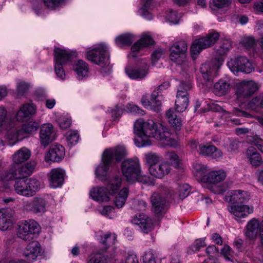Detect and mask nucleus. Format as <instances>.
I'll use <instances>...</instances> for the list:
<instances>
[{
	"instance_id": "41",
	"label": "nucleus",
	"mask_w": 263,
	"mask_h": 263,
	"mask_svg": "<svg viewBox=\"0 0 263 263\" xmlns=\"http://www.w3.org/2000/svg\"><path fill=\"white\" fill-rule=\"evenodd\" d=\"M105 151H108L111 153L110 160L111 161L113 158H115L117 161H119L126 155L125 148L122 146H117L112 149H106Z\"/></svg>"
},
{
	"instance_id": "45",
	"label": "nucleus",
	"mask_w": 263,
	"mask_h": 263,
	"mask_svg": "<svg viewBox=\"0 0 263 263\" xmlns=\"http://www.w3.org/2000/svg\"><path fill=\"white\" fill-rule=\"evenodd\" d=\"M26 181L31 197L33 196L41 187V183L38 180L34 178H26Z\"/></svg>"
},
{
	"instance_id": "7",
	"label": "nucleus",
	"mask_w": 263,
	"mask_h": 263,
	"mask_svg": "<svg viewBox=\"0 0 263 263\" xmlns=\"http://www.w3.org/2000/svg\"><path fill=\"white\" fill-rule=\"evenodd\" d=\"M54 70L57 76L61 80H64L65 73L63 66L71 60L75 53H72L60 48L54 49Z\"/></svg>"
},
{
	"instance_id": "15",
	"label": "nucleus",
	"mask_w": 263,
	"mask_h": 263,
	"mask_svg": "<svg viewBox=\"0 0 263 263\" xmlns=\"http://www.w3.org/2000/svg\"><path fill=\"white\" fill-rule=\"evenodd\" d=\"M223 60L222 58L217 59L218 64L214 66L215 62L212 63H206L202 64L200 67V70L202 76L206 82H212L216 74V70L222 64Z\"/></svg>"
},
{
	"instance_id": "37",
	"label": "nucleus",
	"mask_w": 263,
	"mask_h": 263,
	"mask_svg": "<svg viewBox=\"0 0 263 263\" xmlns=\"http://www.w3.org/2000/svg\"><path fill=\"white\" fill-rule=\"evenodd\" d=\"M250 199V195L247 192L241 190L233 191L231 195V201L232 204L242 203L247 202Z\"/></svg>"
},
{
	"instance_id": "60",
	"label": "nucleus",
	"mask_w": 263,
	"mask_h": 263,
	"mask_svg": "<svg viewBox=\"0 0 263 263\" xmlns=\"http://www.w3.org/2000/svg\"><path fill=\"white\" fill-rule=\"evenodd\" d=\"M132 207L136 210H144L147 207V203L143 200L134 199L132 201Z\"/></svg>"
},
{
	"instance_id": "50",
	"label": "nucleus",
	"mask_w": 263,
	"mask_h": 263,
	"mask_svg": "<svg viewBox=\"0 0 263 263\" xmlns=\"http://www.w3.org/2000/svg\"><path fill=\"white\" fill-rule=\"evenodd\" d=\"M121 184V179L118 177L110 179L107 185L108 189L110 190L109 194H114L116 191L118 190Z\"/></svg>"
},
{
	"instance_id": "18",
	"label": "nucleus",
	"mask_w": 263,
	"mask_h": 263,
	"mask_svg": "<svg viewBox=\"0 0 263 263\" xmlns=\"http://www.w3.org/2000/svg\"><path fill=\"white\" fill-rule=\"evenodd\" d=\"M133 223L138 226L142 232L148 233L153 228L152 219L144 214L136 215L132 219Z\"/></svg>"
},
{
	"instance_id": "46",
	"label": "nucleus",
	"mask_w": 263,
	"mask_h": 263,
	"mask_svg": "<svg viewBox=\"0 0 263 263\" xmlns=\"http://www.w3.org/2000/svg\"><path fill=\"white\" fill-rule=\"evenodd\" d=\"M159 160L160 157L156 153L149 152L144 155V160L148 165V168L154 165H156Z\"/></svg>"
},
{
	"instance_id": "54",
	"label": "nucleus",
	"mask_w": 263,
	"mask_h": 263,
	"mask_svg": "<svg viewBox=\"0 0 263 263\" xmlns=\"http://www.w3.org/2000/svg\"><path fill=\"white\" fill-rule=\"evenodd\" d=\"M193 167V172L196 176H201L209 170L206 165L199 163H194Z\"/></svg>"
},
{
	"instance_id": "42",
	"label": "nucleus",
	"mask_w": 263,
	"mask_h": 263,
	"mask_svg": "<svg viewBox=\"0 0 263 263\" xmlns=\"http://www.w3.org/2000/svg\"><path fill=\"white\" fill-rule=\"evenodd\" d=\"M135 40L134 35L130 33L121 34L116 39V43L120 47L130 45Z\"/></svg>"
},
{
	"instance_id": "44",
	"label": "nucleus",
	"mask_w": 263,
	"mask_h": 263,
	"mask_svg": "<svg viewBox=\"0 0 263 263\" xmlns=\"http://www.w3.org/2000/svg\"><path fill=\"white\" fill-rule=\"evenodd\" d=\"M231 3L230 0H211L210 2V7L212 10L216 11L228 7Z\"/></svg>"
},
{
	"instance_id": "61",
	"label": "nucleus",
	"mask_w": 263,
	"mask_h": 263,
	"mask_svg": "<svg viewBox=\"0 0 263 263\" xmlns=\"http://www.w3.org/2000/svg\"><path fill=\"white\" fill-rule=\"evenodd\" d=\"M143 263H156L153 252L151 251H147L143 256Z\"/></svg>"
},
{
	"instance_id": "14",
	"label": "nucleus",
	"mask_w": 263,
	"mask_h": 263,
	"mask_svg": "<svg viewBox=\"0 0 263 263\" xmlns=\"http://www.w3.org/2000/svg\"><path fill=\"white\" fill-rule=\"evenodd\" d=\"M187 46L185 41L175 43L170 48V59L174 62L180 64L184 59V54L187 50Z\"/></svg>"
},
{
	"instance_id": "12",
	"label": "nucleus",
	"mask_w": 263,
	"mask_h": 263,
	"mask_svg": "<svg viewBox=\"0 0 263 263\" xmlns=\"http://www.w3.org/2000/svg\"><path fill=\"white\" fill-rule=\"evenodd\" d=\"M48 204V202L45 198L35 197L31 200L24 202L23 208L25 210L35 214H43L46 211Z\"/></svg>"
},
{
	"instance_id": "27",
	"label": "nucleus",
	"mask_w": 263,
	"mask_h": 263,
	"mask_svg": "<svg viewBox=\"0 0 263 263\" xmlns=\"http://www.w3.org/2000/svg\"><path fill=\"white\" fill-rule=\"evenodd\" d=\"M260 223L255 218H252L249 221L246 228L245 235L246 237L250 239H255L258 235V231H260Z\"/></svg>"
},
{
	"instance_id": "16",
	"label": "nucleus",
	"mask_w": 263,
	"mask_h": 263,
	"mask_svg": "<svg viewBox=\"0 0 263 263\" xmlns=\"http://www.w3.org/2000/svg\"><path fill=\"white\" fill-rule=\"evenodd\" d=\"M229 211L232 214L236 219L245 218L254 211L253 206L246 204H232L228 206Z\"/></svg>"
},
{
	"instance_id": "13",
	"label": "nucleus",
	"mask_w": 263,
	"mask_h": 263,
	"mask_svg": "<svg viewBox=\"0 0 263 263\" xmlns=\"http://www.w3.org/2000/svg\"><path fill=\"white\" fill-rule=\"evenodd\" d=\"M111 153L108 151H104L102 158L101 163L97 167L95 173L99 179L105 181L108 178V170L109 165L111 162L110 160Z\"/></svg>"
},
{
	"instance_id": "20",
	"label": "nucleus",
	"mask_w": 263,
	"mask_h": 263,
	"mask_svg": "<svg viewBox=\"0 0 263 263\" xmlns=\"http://www.w3.org/2000/svg\"><path fill=\"white\" fill-rule=\"evenodd\" d=\"M36 107L32 103H26L22 105L16 115L18 121H25L36 113Z\"/></svg>"
},
{
	"instance_id": "39",
	"label": "nucleus",
	"mask_w": 263,
	"mask_h": 263,
	"mask_svg": "<svg viewBox=\"0 0 263 263\" xmlns=\"http://www.w3.org/2000/svg\"><path fill=\"white\" fill-rule=\"evenodd\" d=\"M163 97L158 95V92L154 90L151 96L150 110L159 112L161 110Z\"/></svg>"
},
{
	"instance_id": "25",
	"label": "nucleus",
	"mask_w": 263,
	"mask_h": 263,
	"mask_svg": "<svg viewBox=\"0 0 263 263\" xmlns=\"http://www.w3.org/2000/svg\"><path fill=\"white\" fill-rule=\"evenodd\" d=\"M148 170L149 173L154 177L162 178L170 172L171 167L168 163L163 162L151 166Z\"/></svg>"
},
{
	"instance_id": "8",
	"label": "nucleus",
	"mask_w": 263,
	"mask_h": 263,
	"mask_svg": "<svg viewBox=\"0 0 263 263\" xmlns=\"http://www.w3.org/2000/svg\"><path fill=\"white\" fill-rule=\"evenodd\" d=\"M39 232V225L33 220H25L18 224L17 236L25 240H31Z\"/></svg>"
},
{
	"instance_id": "2",
	"label": "nucleus",
	"mask_w": 263,
	"mask_h": 263,
	"mask_svg": "<svg viewBox=\"0 0 263 263\" xmlns=\"http://www.w3.org/2000/svg\"><path fill=\"white\" fill-rule=\"evenodd\" d=\"M121 169L123 176L129 182L137 181L143 184L154 185V179L142 174L140 163L137 159L124 160L122 163Z\"/></svg>"
},
{
	"instance_id": "23",
	"label": "nucleus",
	"mask_w": 263,
	"mask_h": 263,
	"mask_svg": "<svg viewBox=\"0 0 263 263\" xmlns=\"http://www.w3.org/2000/svg\"><path fill=\"white\" fill-rule=\"evenodd\" d=\"M151 202L153 211L157 214L162 213L166 205L165 197L158 193H154L151 197Z\"/></svg>"
},
{
	"instance_id": "48",
	"label": "nucleus",
	"mask_w": 263,
	"mask_h": 263,
	"mask_svg": "<svg viewBox=\"0 0 263 263\" xmlns=\"http://www.w3.org/2000/svg\"><path fill=\"white\" fill-rule=\"evenodd\" d=\"M206 246L205 238H200L196 239L193 244L190 246L187 250V253L192 254L195 252L198 251L202 247Z\"/></svg>"
},
{
	"instance_id": "10",
	"label": "nucleus",
	"mask_w": 263,
	"mask_h": 263,
	"mask_svg": "<svg viewBox=\"0 0 263 263\" xmlns=\"http://www.w3.org/2000/svg\"><path fill=\"white\" fill-rule=\"evenodd\" d=\"M227 65L234 73L238 71L250 73L254 69L252 63L244 56H239L234 59H231L228 62Z\"/></svg>"
},
{
	"instance_id": "24",
	"label": "nucleus",
	"mask_w": 263,
	"mask_h": 263,
	"mask_svg": "<svg viewBox=\"0 0 263 263\" xmlns=\"http://www.w3.org/2000/svg\"><path fill=\"white\" fill-rule=\"evenodd\" d=\"M126 74L132 79H142L144 78L148 73V66L146 64L135 68H126Z\"/></svg>"
},
{
	"instance_id": "34",
	"label": "nucleus",
	"mask_w": 263,
	"mask_h": 263,
	"mask_svg": "<svg viewBox=\"0 0 263 263\" xmlns=\"http://www.w3.org/2000/svg\"><path fill=\"white\" fill-rule=\"evenodd\" d=\"M246 153L247 158L249 159L251 165L253 166L257 167L263 163L260 154L254 147H249Z\"/></svg>"
},
{
	"instance_id": "32",
	"label": "nucleus",
	"mask_w": 263,
	"mask_h": 263,
	"mask_svg": "<svg viewBox=\"0 0 263 263\" xmlns=\"http://www.w3.org/2000/svg\"><path fill=\"white\" fill-rule=\"evenodd\" d=\"M15 192L20 195L31 197L26 177L17 179L14 184Z\"/></svg>"
},
{
	"instance_id": "64",
	"label": "nucleus",
	"mask_w": 263,
	"mask_h": 263,
	"mask_svg": "<svg viewBox=\"0 0 263 263\" xmlns=\"http://www.w3.org/2000/svg\"><path fill=\"white\" fill-rule=\"evenodd\" d=\"M114 210V209L112 206L108 205L102 207L99 210L102 215L111 218L112 216V213L113 212Z\"/></svg>"
},
{
	"instance_id": "17",
	"label": "nucleus",
	"mask_w": 263,
	"mask_h": 263,
	"mask_svg": "<svg viewBox=\"0 0 263 263\" xmlns=\"http://www.w3.org/2000/svg\"><path fill=\"white\" fill-rule=\"evenodd\" d=\"M40 139L42 145L44 146H47L55 139V133L52 124L47 123L41 126Z\"/></svg>"
},
{
	"instance_id": "22",
	"label": "nucleus",
	"mask_w": 263,
	"mask_h": 263,
	"mask_svg": "<svg viewBox=\"0 0 263 263\" xmlns=\"http://www.w3.org/2000/svg\"><path fill=\"white\" fill-rule=\"evenodd\" d=\"M65 172L60 168H53L49 174L50 186L57 188L61 186L64 182Z\"/></svg>"
},
{
	"instance_id": "6",
	"label": "nucleus",
	"mask_w": 263,
	"mask_h": 263,
	"mask_svg": "<svg viewBox=\"0 0 263 263\" xmlns=\"http://www.w3.org/2000/svg\"><path fill=\"white\" fill-rule=\"evenodd\" d=\"M36 163L34 161H30L25 165L18 168H12L3 172L1 178L3 180H10L13 179H20L27 177L34 172Z\"/></svg>"
},
{
	"instance_id": "3",
	"label": "nucleus",
	"mask_w": 263,
	"mask_h": 263,
	"mask_svg": "<svg viewBox=\"0 0 263 263\" xmlns=\"http://www.w3.org/2000/svg\"><path fill=\"white\" fill-rule=\"evenodd\" d=\"M107 49L105 44H101L87 52V59L100 66L101 72L106 74L111 71Z\"/></svg>"
},
{
	"instance_id": "63",
	"label": "nucleus",
	"mask_w": 263,
	"mask_h": 263,
	"mask_svg": "<svg viewBox=\"0 0 263 263\" xmlns=\"http://www.w3.org/2000/svg\"><path fill=\"white\" fill-rule=\"evenodd\" d=\"M127 110L131 113L142 115L144 111L142 110L139 106L133 104H128L127 106Z\"/></svg>"
},
{
	"instance_id": "11",
	"label": "nucleus",
	"mask_w": 263,
	"mask_h": 263,
	"mask_svg": "<svg viewBox=\"0 0 263 263\" xmlns=\"http://www.w3.org/2000/svg\"><path fill=\"white\" fill-rule=\"evenodd\" d=\"M258 89L257 83L253 81H242L236 85L235 94L238 99L250 97Z\"/></svg>"
},
{
	"instance_id": "58",
	"label": "nucleus",
	"mask_w": 263,
	"mask_h": 263,
	"mask_svg": "<svg viewBox=\"0 0 263 263\" xmlns=\"http://www.w3.org/2000/svg\"><path fill=\"white\" fill-rule=\"evenodd\" d=\"M255 43V39L252 36H243L240 41V44L246 48H253Z\"/></svg>"
},
{
	"instance_id": "30",
	"label": "nucleus",
	"mask_w": 263,
	"mask_h": 263,
	"mask_svg": "<svg viewBox=\"0 0 263 263\" xmlns=\"http://www.w3.org/2000/svg\"><path fill=\"white\" fill-rule=\"evenodd\" d=\"M198 152L200 154L210 156L215 159L221 157L222 155V152L217 149L215 146L208 144L199 145Z\"/></svg>"
},
{
	"instance_id": "35",
	"label": "nucleus",
	"mask_w": 263,
	"mask_h": 263,
	"mask_svg": "<svg viewBox=\"0 0 263 263\" xmlns=\"http://www.w3.org/2000/svg\"><path fill=\"white\" fill-rule=\"evenodd\" d=\"M73 69L79 79L88 76V65L83 60H80L74 63L73 65Z\"/></svg>"
},
{
	"instance_id": "31",
	"label": "nucleus",
	"mask_w": 263,
	"mask_h": 263,
	"mask_svg": "<svg viewBox=\"0 0 263 263\" xmlns=\"http://www.w3.org/2000/svg\"><path fill=\"white\" fill-rule=\"evenodd\" d=\"M231 89L230 84L224 80H220L214 85L213 92L217 96L227 95Z\"/></svg>"
},
{
	"instance_id": "53",
	"label": "nucleus",
	"mask_w": 263,
	"mask_h": 263,
	"mask_svg": "<svg viewBox=\"0 0 263 263\" xmlns=\"http://www.w3.org/2000/svg\"><path fill=\"white\" fill-rule=\"evenodd\" d=\"M178 190L179 197L182 200L189 195L191 187L188 184H182L179 185Z\"/></svg>"
},
{
	"instance_id": "49",
	"label": "nucleus",
	"mask_w": 263,
	"mask_h": 263,
	"mask_svg": "<svg viewBox=\"0 0 263 263\" xmlns=\"http://www.w3.org/2000/svg\"><path fill=\"white\" fill-rule=\"evenodd\" d=\"M261 99L259 97H255L249 102L247 106V108L255 112H258L261 108H263L261 105Z\"/></svg>"
},
{
	"instance_id": "62",
	"label": "nucleus",
	"mask_w": 263,
	"mask_h": 263,
	"mask_svg": "<svg viewBox=\"0 0 263 263\" xmlns=\"http://www.w3.org/2000/svg\"><path fill=\"white\" fill-rule=\"evenodd\" d=\"M45 6L48 8L53 9L61 5L64 0H43Z\"/></svg>"
},
{
	"instance_id": "57",
	"label": "nucleus",
	"mask_w": 263,
	"mask_h": 263,
	"mask_svg": "<svg viewBox=\"0 0 263 263\" xmlns=\"http://www.w3.org/2000/svg\"><path fill=\"white\" fill-rule=\"evenodd\" d=\"M180 18V14L172 10L168 11L166 15V20L170 23L174 24H177Z\"/></svg>"
},
{
	"instance_id": "52",
	"label": "nucleus",
	"mask_w": 263,
	"mask_h": 263,
	"mask_svg": "<svg viewBox=\"0 0 263 263\" xmlns=\"http://www.w3.org/2000/svg\"><path fill=\"white\" fill-rule=\"evenodd\" d=\"M165 158L170 161L171 164L174 165L175 167L179 166L180 160L179 156L175 152H167L165 155Z\"/></svg>"
},
{
	"instance_id": "1",
	"label": "nucleus",
	"mask_w": 263,
	"mask_h": 263,
	"mask_svg": "<svg viewBox=\"0 0 263 263\" xmlns=\"http://www.w3.org/2000/svg\"><path fill=\"white\" fill-rule=\"evenodd\" d=\"M135 133L138 138L134 139L135 144L139 147L151 145L152 141L150 138L163 141L165 144H170L171 134L166 127L153 120L146 121L142 119H138L134 124Z\"/></svg>"
},
{
	"instance_id": "56",
	"label": "nucleus",
	"mask_w": 263,
	"mask_h": 263,
	"mask_svg": "<svg viewBox=\"0 0 263 263\" xmlns=\"http://www.w3.org/2000/svg\"><path fill=\"white\" fill-rule=\"evenodd\" d=\"M79 136L77 131L71 130L66 134V139L69 144H75L79 140Z\"/></svg>"
},
{
	"instance_id": "21",
	"label": "nucleus",
	"mask_w": 263,
	"mask_h": 263,
	"mask_svg": "<svg viewBox=\"0 0 263 263\" xmlns=\"http://www.w3.org/2000/svg\"><path fill=\"white\" fill-rule=\"evenodd\" d=\"M65 156V148L61 145L56 144L52 146L45 156V161L59 162Z\"/></svg>"
},
{
	"instance_id": "4",
	"label": "nucleus",
	"mask_w": 263,
	"mask_h": 263,
	"mask_svg": "<svg viewBox=\"0 0 263 263\" xmlns=\"http://www.w3.org/2000/svg\"><path fill=\"white\" fill-rule=\"evenodd\" d=\"M39 127V123L35 121H30L23 124L21 128H17L14 126H11L6 132L7 138L12 141L13 143L23 139L26 135L32 134L37 130Z\"/></svg>"
},
{
	"instance_id": "19",
	"label": "nucleus",
	"mask_w": 263,
	"mask_h": 263,
	"mask_svg": "<svg viewBox=\"0 0 263 263\" xmlns=\"http://www.w3.org/2000/svg\"><path fill=\"white\" fill-rule=\"evenodd\" d=\"M13 214L10 210H0V230L3 231L10 230L13 226Z\"/></svg>"
},
{
	"instance_id": "51",
	"label": "nucleus",
	"mask_w": 263,
	"mask_h": 263,
	"mask_svg": "<svg viewBox=\"0 0 263 263\" xmlns=\"http://www.w3.org/2000/svg\"><path fill=\"white\" fill-rule=\"evenodd\" d=\"M117 236L115 234H111L110 233H107L101 238V242L106 247L114 245L116 241Z\"/></svg>"
},
{
	"instance_id": "36",
	"label": "nucleus",
	"mask_w": 263,
	"mask_h": 263,
	"mask_svg": "<svg viewBox=\"0 0 263 263\" xmlns=\"http://www.w3.org/2000/svg\"><path fill=\"white\" fill-rule=\"evenodd\" d=\"M166 117L170 125L177 130H180L182 126L181 118L177 116L175 110L169 109L166 112Z\"/></svg>"
},
{
	"instance_id": "29",
	"label": "nucleus",
	"mask_w": 263,
	"mask_h": 263,
	"mask_svg": "<svg viewBox=\"0 0 263 263\" xmlns=\"http://www.w3.org/2000/svg\"><path fill=\"white\" fill-rule=\"evenodd\" d=\"M41 246L37 241L29 243L24 251V255L29 259H35L41 253Z\"/></svg>"
},
{
	"instance_id": "5",
	"label": "nucleus",
	"mask_w": 263,
	"mask_h": 263,
	"mask_svg": "<svg viewBox=\"0 0 263 263\" xmlns=\"http://www.w3.org/2000/svg\"><path fill=\"white\" fill-rule=\"evenodd\" d=\"M226 176V172L223 170L210 171L201 177V185L203 187L217 193L219 191L218 184L223 181Z\"/></svg>"
},
{
	"instance_id": "40",
	"label": "nucleus",
	"mask_w": 263,
	"mask_h": 263,
	"mask_svg": "<svg viewBox=\"0 0 263 263\" xmlns=\"http://www.w3.org/2000/svg\"><path fill=\"white\" fill-rule=\"evenodd\" d=\"M189 103L188 96H184V94H177L175 106L178 112H182L187 107Z\"/></svg>"
},
{
	"instance_id": "47",
	"label": "nucleus",
	"mask_w": 263,
	"mask_h": 263,
	"mask_svg": "<svg viewBox=\"0 0 263 263\" xmlns=\"http://www.w3.org/2000/svg\"><path fill=\"white\" fill-rule=\"evenodd\" d=\"M232 42L229 39L222 40L218 48L217 49V52L220 55L226 54L232 47Z\"/></svg>"
},
{
	"instance_id": "55",
	"label": "nucleus",
	"mask_w": 263,
	"mask_h": 263,
	"mask_svg": "<svg viewBox=\"0 0 263 263\" xmlns=\"http://www.w3.org/2000/svg\"><path fill=\"white\" fill-rule=\"evenodd\" d=\"M191 83L189 82H181L178 87L177 94L180 93L184 96H189L188 91L191 89Z\"/></svg>"
},
{
	"instance_id": "38",
	"label": "nucleus",
	"mask_w": 263,
	"mask_h": 263,
	"mask_svg": "<svg viewBox=\"0 0 263 263\" xmlns=\"http://www.w3.org/2000/svg\"><path fill=\"white\" fill-rule=\"evenodd\" d=\"M142 7L139 10V13L147 20H151L153 16L149 10L153 8V0H141Z\"/></svg>"
},
{
	"instance_id": "28",
	"label": "nucleus",
	"mask_w": 263,
	"mask_h": 263,
	"mask_svg": "<svg viewBox=\"0 0 263 263\" xmlns=\"http://www.w3.org/2000/svg\"><path fill=\"white\" fill-rule=\"evenodd\" d=\"M90 196L92 199L99 202L107 201L109 200V192L103 187H95L92 188L90 192Z\"/></svg>"
},
{
	"instance_id": "33",
	"label": "nucleus",
	"mask_w": 263,
	"mask_h": 263,
	"mask_svg": "<svg viewBox=\"0 0 263 263\" xmlns=\"http://www.w3.org/2000/svg\"><path fill=\"white\" fill-rule=\"evenodd\" d=\"M31 152L26 147H22L12 155V161L15 164H21L29 159Z\"/></svg>"
},
{
	"instance_id": "9",
	"label": "nucleus",
	"mask_w": 263,
	"mask_h": 263,
	"mask_svg": "<svg viewBox=\"0 0 263 263\" xmlns=\"http://www.w3.org/2000/svg\"><path fill=\"white\" fill-rule=\"evenodd\" d=\"M219 37V33L214 32L209 33L205 37L195 40L191 47L192 53L194 54L199 53L202 49L209 48L214 45Z\"/></svg>"
},
{
	"instance_id": "26",
	"label": "nucleus",
	"mask_w": 263,
	"mask_h": 263,
	"mask_svg": "<svg viewBox=\"0 0 263 263\" xmlns=\"http://www.w3.org/2000/svg\"><path fill=\"white\" fill-rule=\"evenodd\" d=\"M152 38L147 35H143L141 39L136 42L131 47L132 52V56L135 57L136 56V52L142 51L144 48L147 47L153 43Z\"/></svg>"
},
{
	"instance_id": "59",
	"label": "nucleus",
	"mask_w": 263,
	"mask_h": 263,
	"mask_svg": "<svg viewBox=\"0 0 263 263\" xmlns=\"http://www.w3.org/2000/svg\"><path fill=\"white\" fill-rule=\"evenodd\" d=\"M238 144L239 142L236 140L229 139L224 146L228 152H233L238 149Z\"/></svg>"
},
{
	"instance_id": "43",
	"label": "nucleus",
	"mask_w": 263,
	"mask_h": 263,
	"mask_svg": "<svg viewBox=\"0 0 263 263\" xmlns=\"http://www.w3.org/2000/svg\"><path fill=\"white\" fill-rule=\"evenodd\" d=\"M128 194V190L123 188L115 197L114 202L118 208H122L125 204Z\"/></svg>"
}]
</instances>
